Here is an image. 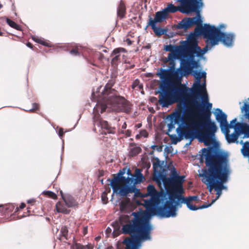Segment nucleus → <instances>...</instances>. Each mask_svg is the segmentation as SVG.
Segmentation results:
<instances>
[{
    "mask_svg": "<svg viewBox=\"0 0 249 249\" xmlns=\"http://www.w3.org/2000/svg\"><path fill=\"white\" fill-rule=\"evenodd\" d=\"M115 83V80L111 78L109 80L103 89L101 96L92 92L91 96L97 99V104L93 108V121L94 125L100 128L105 134H114L115 128L111 127L108 122L103 120L101 114L104 112L113 110L115 111H127L130 109L127 101L122 96H120L118 92L112 87Z\"/></svg>",
    "mask_w": 249,
    "mask_h": 249,
    "instance_id": "obj_1",
    "label": "nucleus"
},
{
    "mask_svg": "<svg viewBox=\"0 0 249 249\" xmlns=\"http://www.w3.org/2000/svg\"><path fill=\"white\" fill-rule=\"evenodd\" d=\"M132 215L134 216L132 223L124 225L122 229L123 233L129 234L132 237L124 240L125 249H139L142 241L151 239L150 233L152 227L149 217L138 212H133Z\"/></svg>",
    "mask_w": 249,
    "mask_h": 249,
    "instance_id": "obj_2",
    "label": "nucleus"
},
{
    "mask_svg": "<svg viewBox=\"0 0 249 249\" xmlns=\"http://www.w3.org/2000/svg\"><path fill=\"white\" fill-rule=\"evenodd\" d=\"M201 158L205 159V164L207 168L202 169L199 171V176L202 177L201 181L205 183L211 192L215 190L217 185L218 174L224 151L213 146L201 149Z\"/></svg>",
    "mask_w": 249,
    "mask_h": 249,
    "instance_id": "obj_3",
    "label": "nucleus"
},
{
    "mask_svg": "<svg viewBox=\"0 0 249 249\" xmlns=\"http://www.w3.org/2000/svg\"><path fill=\"white\" fill-rule=\"evenodd\" d=\"M147 195L150 196L144 203L147 211L152 216L157 215L161 218H168L170 210V195L172 193L168 191L158 193L152 184H149L147 187Z\"/></svg>",
    "mask_w": 249,
    "mask_h": 249,
    "instance_id": "obj_4",
    "label": "nucleus"
},
{
    "mask_svg": "<svg viewBox=\"0 0 249 249\" xmlns=\"http://www.w3.org/2000/svg\"><path fill=\"white\" fill-rule=\"evenodd\" d=\"M208 121L207 123H203L200 126V129H206V131L202 132L197 129H190L183 130H180L179 128H177V132L181 138H184L189 140V142L186 143L185 146H189L192 142L197 139L200 142H203L206 146L210 147L211 142L215 140V133L217 127L213 121H212L210 115L209 114L207 117ZM211 146H215L212 145ZM219 149L218 146H215Z\"/></svg>",
    "mask_w": 249,
    "mask_h": 249,
    "instance_id": "obj_5",
    "label": "nucleus"
},
{
    "mask_svg": "<svg viewBox=\"0 0 249 249\" xmlns=\"http://www.w3.org/2000/svg\"><path fill=\"white\" fill-rule=\"evenodd\" d=\"M169 71V69L160 68L157 74L162 82L157 93L160 94L159 103L162 107H168L179 100V95L176 93V89L181 88V87H176L173 83L170 81Z\"/></svg>",
    "mask_w": 249,
    "mask_h": 249,
    "instance_id": "obj_6",
    "label": "nucleus"
},
{
    "mask_svg": "<svg viewBox=\"0 0 249 249\" xmlns=\"http://www.w3.org/2000/svg\"><path fill=\"white\" fill-rule=\"evenodd\" d=\"M165 171L166 170L163 168L161 172H159L158 176L155 179L156 183L158 184H161L162 183L166 191H168L166 186H168L173 188V193H183V183L185 177L179 176L174 167L171 168L169 177L166 176Z\"/></svg>",
    "mask_w": 249,
    "mask_h": 249,
    "instance_id": "obj_7",
    "label": "nucleus"
},
{
    "mask_svg": "<svg viewBox=\"0 0 249 249\" xmlns=\"http://www.w3.org/2000/svg\"><path fill=\"white\" fill-rule=\"evenodd\" d=\"M180 67L175 71V75L178 76V79L180 82L181 77L186 76L192 71H196L194 69H197L199 67V60L195 59L194 55L182 54L179 57Z\"/></svg>",
    "mask_w": 249,
    "mask_h": 249,
    "instance_id": "obj_8",
    "label": "nucleus"
},
{
    "mask_svg": "<svg viewBox=\"0 0 249 249\" xmlns=\"http://www.w3.org/2000/svg\"><path fill=\"white\" fill-rule=\"evenodd\" d=\"M176 93L179 95V100L182 99L183 104L182 108H186V100L189 99V97L191 95L195 94L198 92H206V80L201 83V81L198 83H194L192 88H189L183 85L181 88H178L176 89Z\"/></svg>",
    "mask_w": 249,
    "mask_h": 249,
    "instance_id": "obj_9",
    "label": "nucleus"
},
{
    "mask_svg": "<svg viewBox=\"0 0 249 249\" xmlns=\"http://www.w3.org/2000/svg\"><path fill=\"white\" fill-rule=\"evenodd\" d=\"M182 193H172V195H170V210L168 212V218L176 217L178 208H181L182 204L185 203V201H188L189 203H191V201L197 200L198 198L197 196L185 197L182 195Z\"/></svg>",
    "mask_w": 249,
    "mask_h": 249,
    "instance_id": "obj_10",
    "label": "nucleus"
},
{
    "mask_svg": "<svg viewBox=\"0 0 249 249\" xmlns=\"http://www.w3.org/2000/svg\"><path fill=\"white\" fill-rule=\"evenodd\" d=\"M230 173L228 155L226 152L224 151L223 158L221 161H220V167L216 184L217 185L215 188V189L216 187L220 188L221 195L222 193V190H227L228 189L227 187L224 185V183L227 181Z\"/></svg>",
    "mask_w": 249,
    "mask_h": 249,
    "instance_id": "obj_11",
    "label": "nucleus"
},
{
    "mask_svg": "<svg viewBox=\"0 0 249 249\" xmlns=\"http://www.w3.org/2000/svg\"><path fill=\"white\" fill-rule=\"evenodd\" d=\"M192 96L194 97L189 100V105L191 106L194 105L200 112L211 110L212 104L209 102V96L207 91L196 93Z\"/></svg>",
    "mask_w": 249,
    "mask_h": 249,
    "instance_id": "obj_12",
    "label": "nucleus"
},
{
    "mask_svg": "<svg viewBox=\"0 0 249 249\" xmlns=\"http://www.w3.org/2000/svg\"><path fill=\"white\" fill-rule=\"evenodd\" d=\"M142 169L136 168L135 171L134 177L129 178V185H123L121 192L123 194L135 193L137 195L140 193V189L136 187L137 184H140L145 180L143 175L142 173Z\"/></svg>",
    "mask_w": 249,
    "mask_h": 249,
    "instance_id": "obj_13",
    "label": "nucleus"
},
{
    "mask_svg": "<svg viewBox=\"0 0 249 249\" xmlns=\"http://www.w3.org/2000/svg\"><path fill=\"white\" fill-rule=\"evenodd\" d=\"M129 177L126 178L118 173L113 175L112 178H108L107 181L110 182V185L113 190V194L112 196H113L114 194H116L117 195H120L122 196H127L128 194L122 193L121 192L122 186L121 187H119L118 186V184L124 182L125 184L124 185L128 186L129 185Z\"/></svg>",
    "mask_w": 249,
    "mask_h": 249,
    "instance_id": "obj_14",
    "label": "nucleus"
},
{
    "mask_svg": "<svg viewBox=\"0 0 249 249\" xmlns=\"http://www.w3.org/2000/svg\"><path fill=\"white\" fill-rule=\"evenodd\" d=\"M196 13V16L193 18H184L178 24L175 25V27L177 29H183L185 30H187L192 26L196 25V26H199L202 24V20L200 15V12L194 11Z\"/></svg>",
    "mask_w": 249,
    "mask_h": 249,
    "instance_id": "obj_15",
    "label": "nucleus"
},
{
    "mask_svg": "<svg viewBox=\"0 0 249 249\" xmlns=\"http://www.w3.org/2000/svg\"><path fill=\"white\" fill-rule=\"evenodd\" d=\"M199 28V35L202 36L206 41H212L216 39L217 36L215 32V27L209 24L205 23L203 25L200 24L197 26Z\"/></svg>",
    "mask_w": 249,
    "mask_h": 249,
    "instance_id": "obj_16",
    "label": "nucleus"
},
{
    "mask_svg": "<svg viewBox=\"0 0 249 249\" xmlns=\"http://www.w3.org/2000/svg\"><path fill=\"white\" fill-rule=\"evenodd\" d=\"M235 39V35L233 33H221V35L218 36L213 42L217 45L220 41L225 47L231 48L234 46Z\"/></svg>",
    "mask_w": 249,
    "mask_h": 249,
    "instance_id": "obj_17",
    "label": "nucleus"
},
{
    "mask_svg": "<svg viewBox=\"0 0 249 249\" xmlns=\"http://www.w3.org/2000/svg\"><path fill=\"white\" fill-rule=\"evenodd\" d=\"M177 102H175V103H176ZM177 102H180L181 104H178V110L177 111V112L175 114V115H173V116L172 117L173 118L174 122L175 123V124H178L179 125V129H180V127H184V123H186V121L185 120L183 116L184 114V112L186 110L188 109V108L187 106H186V108L185 109L182 108V105L183 104V102L182 100V99H179ZM187 103V102L186 101V104Z\"/></svg>",
    "mask_w": 249,
    "mask_h": 249,
    "instance_id": "obj_18",
    "label": "nucleus"
},
{
    "mask_svg": "<svg viewBox=\"0 0 249 249\" xmlns=\"http://www.w3.org/2000/svg\"><path fill=\"white\" fill-rule=\"evenodd\" d=\"M199 35V28L196 26L194 32H191L187 37V40L182 41L181 43L183 48L186 49L190 47L198 44L197 37Z\"/></svg>",
    "mask_w": 249,
    "mask_h": 249,
    "instance_id": "obj_19",
    "label": "nucleus"
},
{
    "mask_svg": "<svg viewBox=\"0 0 249 249\" xmlns=\"http://www.w3.org/2000/svg\"><path fill=\"white\" fill-rule=\"evenodd\" d=\"M216 120L219 123V126L221 131L223 132L225 129V125L227 122V115L222 110L217 108L214 112Z\"/></svg>",
    "mask_w": 249,
    "mask_h": 249,
    "instance_id": "obj_20",
    "label": "nucleus"
},
{
    "mask_svg": "<svg viewBox=\"0 0 249 249\" xmlns=\"http://www.w3.org/2000/svg\"><path fill=\"white\" fill-rule=\"evenodd\" d=\"M168 15L165 10L163 9L161 11H158L155 13V18L153 19L151 16H149V21L147 24V26L149 25L156 24L157 23H160L164 20Z\"/></svg>",
    "mask_w": 249,
    "mask_h": 249,
    "instance_id": "obj_21",
    "label": "nucleus"
},
{
    "mask_svg": "<svg viewBox=\"0 0 249 249\" xmlns=\"http://www.w3.org/2000/svg\"><path fill=\"white\" fill-rule=\"evenodd\" d=\"M242 123L241 124L238 123L236 118H234L231 121L230 124H229L228 122H227L225 125V129L223 133L225 134H228L229 132L230 128H233L234 129H239L240 133L244 134L243 138H245V132L242 129Z\"/></svg>",
    "mask_w": 249,
    "mask_h": 249,
    "instance_id": "obj_22",
    "label": "nucleus"
},
{
    "mask_svg": "<svg viewBox=\"0 0 249 249\" xmlns=\"http://www.w3.org/2000/svg\"><path fill=\"white\" fill-rule=\"evenodd\" d=\"M166 12L167 15L169 13H174L177 11L185 14H190L189 9L187 6L185 7H182L180 6V7H177L174 4L171 3L167 5V6L163 9Z\"/></svg>",
    "mask_w": 249,
    "mask_h": 249,
    "instance_id": "obj_23",
    "label": "nucleus"
},
{
    "mask_svg": "<svg viewBox=\"0 0 249 249\" xmlns=\"http://www.w3.org/2000/svg\"><path fill=\"white\" fill-rule=\"evenodd\" d=\"M60 194L61 197L65 203L66 206L68 208H72L77 205V202L74 198L70 194H64L62 191H60Z\"/></svg>",
    "mask_w": 249,
    "mask_h": 249,
    "instance_id": "obj_24",
    "label": "nucleus"
},
{
    "mask_svg": "<svg viewBox=\"0 0 249 249\" xmlns=\"http://www.w3.org/2000/svg\"><path fill=\"white\" fill-rule=\"evenodd\" d=\"M186 55H193L195 57L196 56L201 58H203L204 55H201L202 50L201 48L198 46V44L192 47L185 49Z\"/></svg>",
    "mask_w": 249,
    "mask_h": 249,
    "instance_id": "obj_25",
    "label": "nucleus"
},
{
    "mask_svg": "<svg viewBox=\"0 0 249 249\" xmlns=\"http://www.w3.org/2000/svg\"><path fill=\"white\" fill-rule=\"evenodd\" d=\"M203 6V2L202 0H193L191 3L188 6L190 13H193L194 11H200V9Z\"/></svg>",
    "mask_w": 249,
    "mask_h": 249,
    "instance_id": "obj_26",
    "label": "nucleus"
},
{
    "mask_svg": "<svg viewBox=\"0 0 249 249\" xmlns=\"http://www.w3.org/2000/svg\"><path fill=\"white\" fill-rule=\"evenodd\" d=\"M209 114L210 115V114L209 113L206 116V120H207L206 122L197 123L195 120L193 119H189L188 120V123H187L186 122V123H184V126L183 128H186L187 129L196 128L200 130V129H201L200 128V126L202 125L203 123H207L208 122V120L207 117Z\"/></svg>",
    "mask_w": 249,
    "mask_h": 249,
    "instance_id": "obj_27",
    "label": "nucleus"
},
{
    "mask_svg": "<svg viewBox=\"0 0 249 249\" xmlns=\"http://www.w3.org/2000/svg\"><path fill=\"white\" fill-rule=\"evenodd\" d=\"M156 36H160L163 35H167V29H162L156 26V24L149 25Z\"/></svg>",
    "mask_w": 249,
    "mask_h": 249,
    "instance_id": "obj_28",
    "label": "nucleus"
},
{
    "mask_svg": "<svg viewBox=\"0 0 249 249\" xmlns=\"http://www.w3.org/2000/svg\"><path fill=\"white\" fill-rule=\"evenodd\" d=\"M55 206L56 211L58 213L67 214L70 212V210L67 209L65 203L63 204L60 202H58L56 204Z\"/></svg>",
    "mask_w": 249,
    "mask_h": 249,
    "instance_id": "obj_29",
    "label": "nucleus"
},
{
    "mask_svg": "<svg viewBox=\"0 0 249 249\" xmlns=\"http://www.w3.org/2000/svg\"><path fill=\"white\" fill-rule=\"evenodd\" d=\"M182 47L180 45L176 46L172 44L167 45L164 46V50L171 53H179Z\"/></svg>",
    "mask_w": 249,
    "mask_h": 249,
    "instance_id": "obj_30",
    "label": "nucleus"
},
{
    "mask_svg": "<svg viewBox=\"0 0 249 249\" xmlns=\"http://www.w3.org/2000/svg\"><path fill=\"white\" fill-rule=\"evenodd\" d=\"M125 50L123 48H116L114 49L112 52V55H115V56L112 58L111 63L112 64H115L118 61L119 57L120 56V52H125Z\"/></svg>",
    "mask_w": 249,
    "mask_h": 249,
    "instance_id": "obj_31",
    "label": "nucleus"
},
{
    "mask_svg": "<svg viewBox=\"0 0 249 249\" xmlns=\"http://www.w3.org/2000/svg\"><path fill=\"white\" fill-rule=\"evenodd\" d=\"M129 154L131 156H135L139 154L141 151V148L137 146L135 143H132L130 144Z\"/></svg>",
    "mask_w": 249,
    "mask_h": 249,
    "instance_id": "obj_32",
    "label": "nucleus"
},
{
    "mask_svg": "<svg viewBox=\"0 0 249 249\" xmlns=\"http://www.w3.org/2000/svg\"><path fill=\"white\" fill-rule=\"evenodd\" d=\"M240 143L243 144L241 150V153L244 157H248L249 158V142H243V141H241Z\"/></svg>",
    "mask_w": 249,
    "mask_h": 249,
    "instance_id": "obj_33",
    "label": "nucleus"
},
{
    "mask_svg": "<svg viewBox=\"0 0 249 249\" xmlns=\"http://www.w3.org/2000/svg\"><path fill=\"white\" fill-rule=\"evenodd\" d=\"M125 13V7L124 3L121 1L117 8V16L122 18L124 17Z\"/></svg>",
    "mask_w": 249,
    "mask_h": 249,
    "instance_id": "obj_34",
    "label": "nucleus"
},
{
    "mask_svg": "<svg viewBox=\"0 0 249 249\" xmlns=\"http://www.w3.org/2000/svg\"><path fill=\"white\" fill-rule=\"evenodd\" d=\"M214 40L213 39L212 41H206V46L202 50L201 55H204L205 53H206L208 51L211 50L213 47L216 45V44L213 43V41Z\"/></svg>",
    "mask_w": 249,
    "mask_h": 249,
    "instance_id": "obj_35",
    "label": "nucleus"
},
{
    "mask_svg": "<svg viewBox=\"0 0 249 249\" xmlns=\"http://www.w3.org/2000/svg\"><path fill=\"white\" fill-rule=\"evenodd\" d=\"M226 135V140L229 143H233L235 142H236V140H237L238 138L239 135L237 133H235V132L232 133V134L230 135Z\"/></svg>",
    "mask_w": 249,
    "mask_h": 249,
    "instance_id": "obj_36",
    "label": "nucleus"
},
{
    "mask_svg": "<svg viewBox=\"0 0 249 249\" xmlns=\"http://www.w3.org/2000/svg\"><path fill=\"white\" fill-rule=\"evenodd\" d=\"M155 160H156V163H153V168H154V172L155 173H159V172H158V171L157 169V168L158 167H159L160 168H162L163 167V165L164 164V161L163 160L162 161H161L157 157H156L155 158Z\"/></svg>",
    "mask_w": 249,
    "mask_h": 249,
    "instance_id": "obj_37",
    "label": "nucleus"
},
{
    "mask_svg": "<svg viewBox=\"0 0 249 249\" xmlns=\"http://www.w3.org/2000/svg\"><path fill=\"white\" fill-rule=\"evenodd\" d=\"M246 119H249V117H245ZM242 129L243 130V131L245 132V137L249 138V124H248L246 123L242 122Z\"/></svg>",
    "mask_w": 249,
    "mask_h": 249,
    "instance_id": "obj_38",
    "label": "nucleus"
},
{
    "mask_svg": "<svg viewBox=\"0 0 249 249\" xmlns=\"http://www.w3.org/2000/svg\"><path fill=\"white\" fill-rule=\"evenodd\" d=\"M249 100V98H248ZM241 110L242 112H244V116L245 117H249V104L247 102H244L243 106H242L241 108Z\"/></svg>",
    "mask_w": 249,
    "mask_h": 249,
    "instance_id": "obj_39",
    "label": "nucleus"
},
{
    "mask_svg": "<svg viewBox=\"0 0 249 249\" xmlns=\"http://www.w3.org/2000/svg\"><path fill=\"white\" fill-rule=\"evenodd\" d=\"M201 71H200V70L196 71H192L191 72L189 73V74H191L194 76L196 79L195 83H196V84L198 83L201 80V78H199V77L201 76Z\"/></svg>",
    "mask_w": 249,
    "mask_h": 249,
    "instance_id": "obj_40",
    "label": "nucleus"
},
{
    "mask_svg": "<svg viewBox=\"0 0 249 249\" xmlns=\"http://www.w3.org/2000/svg\"><path fill=\"white\" fill-rule=\"evenodd\" d=\"M6 22L10 27L18 30H21L20 26L18 24L8 18H6Z\"/></svg>",
    "mask_w": 249,
    "mask_h": 249,
    "instance_id": "obj_41",
    "label": "nucleus"
},
{
    "mask_svg": "<svg viewBox=\"0 0 249 249\" xmlns=\"http://www.w3.org/2000/svg\"><path fill=\"white\" fill-rule=\"evenodd\" d=\"M178 53H170L168 54V57L166 59L167 61H175L176 59H178L179 60V58H178Z\"/></svg>",
    "mask_w": 249,
    "mask_h": 249,
    "instance_id": "obj_42",
    "label": "nucleus"
},
{
    "mask_svg": "<svg viewBox=\"0 0 249 249\" xmlns=\"http://www.w3.org/2000/svg\"><path fill=\"white\" fill-rule=\"evenodd\" d=\"M170 122L168 124L167 126H168V132L166 133V134L169 135V132H170L172 129H173L175 127V124H176L174 122L173 118L172 116H170Z\"/></svg>",
    "mask_w": 249,
    "mask_h": 249,
    "instance_id": "obj_43",
    "label": "nucleus"
},
{
    "mask_svg": "<svg viewBox=\"0 0 249 249\" xmlns=\"http://www.w3.org/2000/svg\"><path fill=\"white\" fill-rule=\"evenodd\" d=\"M185 203H183V204H185L187 206V207L191 211H196L198 210V207L192 204L191 203H189L188 201H185Z\"/></svg>",
    "mask_w": 249,
    "mask_h": 249,
    "instance_id": "obj_44",
    "label": "nucleus"
},
{
    "mask_svg": "<svg viewBox=\"0 0 249 249\" xmlns=\"http://www.w3.org/2000/svg\"><path fill=\"white\" fill-rule=\"evenodd\" d=\"M172 142L173 144H176L178 142L180 141L183 138H181V137L179 136V137H177L176 135H170Z\"/></svg>",
    "mask_w": 249,
    "mask_h": 249,
    "instance_id": "obj_45",
    "label": "nucleus"
},
{
    "mask_svg": "<svg viewBox=\"0 0 249 249\" xmlns=\"http://www.w3.org/2000/svg\"><path fill=\"white\" fill-rule=\"evenodd\" d=\"M169 64L170 65V68L169 69V71H173V74L174 75V77H178V75L176 76L175 75V71L176 70V69H175V66H176V62H175V61H169Z\"/></svg>",
    "mask_w": 249,
    "mask_h": 249,
    "instance_id": "obj_46",
    "label": "nucleus"
},
{
    "mask_svg": "<svg viewBox=\"0 0 249 249\" xmlns=\"http://www.w3.org/2000/svg\"><path fill=\"white\" fill-rule=\"evenodd\" d=\"M225 27L226 25L224 24H221L217 28L215 27V32L217 36L221 35V33H225L221 31V29L225 28Z\"/></svg>",
    "mask_w": 249,
    "mask_h": 249,
    "instance_id": "obj_47",
    "label": "nucleus"
},
{
    "mask_svg": "<svg viewBox=\"0 0 249 249\" xmlns=\"http://www.w3.org/2000/svg\"><path fill=\"white\" fill-rule=\"evenodd\" d=\"M86 246H87L86 249H92L93 248V246L91 244L88 245ZM75 249H86L85 248V246H84L80 244H76Z\"/></svg>",
    "mask_w": 249,
    "mask_h": 249,
    "instance_id": "obj_48",
    "label": "nucleus"
},
{
    "mask_svg": "<svg viewBox=\"0 0 249 249\" xmlns=\"http://www.w3.org/2000/svg\"><path fill=\"white\" fill-rule=\"evenodd\" d=\"M33 39L36 42L40 44H42L43 45V46H47V47H49L50 45H49V43L42 40L41 39H39L38 38H36V37H33Z\"/></svg>",
    "mask_w": 249,
    "mask_h": 249,
    "instance_id": "obj_49",
    "label": "nucleus"
},
{
    "mask_svg": "<svg viewBox=\"0 0 249 249\" xmlns=\"http://www.w3.org/2000/svg\"><path fill=\"white\" fill-rule=\"evenodd\" d=\"M60 232L63 236L67 238L68 235V230L67 227L63 226L60 230Z\"/></svg>",
    "mask_w": 249,
    "mask_h": 249,
    "instance_id": "obj_50",
    "label": "nucleus"
},
{
    "mask_svg": "<svg viewBox=\"0 0 249 249\" xmlns=\"http://www.w3.org/2000/svg\"><path fill=\"white\" fill-rule=\"evenodd\" d=\"M42 194L52 198H54L56 197V195H55V194L50 191H44L43 192Z\"/></svg>",
    "mask_w": 249,
    "mask_h": 249,
    "instance_id": "obj_51",
    "label": "nucleus"
},
{
    "mask_svg": "<svg viewBox=\"0 0 249 249\" xmlns=\"http://www.w3.org/2000/svg\"><path fill=\"white\" fill-rule=\"evenodd\" d=\"M173 151V148L172 146H166L164 148V153L167 154L172 153Z\"/></svg>",
    "mask_w": 249,
    "mask_h": 249,
    "instance_id": "obj_52",
    "label": "nucleus"
},
{
    "mask_svg": "<svg viewBox=\"0 0 249 249\" xmlns=\"http://www.w3.org/2000/svg\"><path fill=\"white\" fill-rule=\"evenodd\" d=\"M162 147L163 146L162 145L158 146L157 145L154 144L151 145L150 147L153 149H156L158 152H160L162 151Z\"/></svg>",
    "mask_w": 249,
    "mask_h": 249,
    "instance_id": "obj_53",
    "label": "nucleus"
},
{
    "mask_svg": "<svg viewBox=\"0 0 249 249\" xmlns=\"http://www.w3.org/2000/svg\"><path fill=\"white\" fill-rule=\"evenodd\" d=\"M215 191L216 192V196L215 198H214V199L216 200L219 198L220 196H221L220 188H218V187H216L215 188Z\"/></svg>",
    "mask_w": 249,
    "mask_h": 249,
    "instance_id": "obj_54",
    "label": "nucleus"
},
{
    "mask_svg": "<svg viewBox=\"0 0 249 249\" xmlns=\"http://www.w3.org/2000/svg\"><path fill=\"white\" fill-rule=\"evenodd\" d=\"M32 106L33 107L28 110V111L34 112L38 108V105L36 103H33Z\"/></svg>",
    "mask_w": 249,
    "mask_h": 249,
    "instance_id": "obj_55",
    "label": "nucleus"
},
{
    "mask_svg": "<svg viewBox=\"0 0 249 249\" xmlns=\"http://www.w3.org/2000/svg\"><path fill=\"white\" fill-rule=\"evenodd\" d=\"M71 54L74 55H78L79 54V53L76 49H72L70 51Z\"/></svg>",
    "mask_w": 249,
    "mask_h": 249,
    "instance_id": "obj_56",
    "label": "nucleus"
},
{
    "mask_svg": "<svg viewBox=\"0 0 249 249\" xmlns=\"http://www.w3.org/2000/svg\"><path fill=\"white\" fill-rule=\"evenodd\" d=\"M126 174L128 175V177H129V178H133L134 177V175H133L131 173V171L129 168L126 167Z\"/></svg>",
    "mask_w": 249,
    "mask_h": 249,
    "instance_id": "obj_57",
    "label": "nucleus"
},
{
    "mask_svg": "<svg viewBox=\"0 0 249 249\" xmlns=\"http://www.w3.org/2000/svg\"><path fill=\"white\" fill-rule=\"evenodd\" d=\"M211 206V204H203L201 206H198V210H201L205 208H207Z\"/></svg>",
    "mask_w": 249,
    "mask_h": 249,
    "instance_id": "obj_58",
    "label": "nucleus"
},
{
    "mask_svg": "<svg viewBox=\"0 0 249 249\" xmlns=\"http://www.w3.org/2000/svg\"><path fill=\"white\" fill-rule=\"evenodd\" d=\"M126 167H124V168L120 169L119 171V172H118V173H119L124 176V174L126 173Z\"/></svg>",
    "mask_w": 249,
    "mask_h": 249,
    "instance_id": "obj_59",
    "label": "nucleus"
},
{
    "mask_svg": "<svg viewBox=\"0 0 249 249\" xmlns=\"http://www.w3.org/2000/svg\"><path fill=\"white\" fill-rule=\"evenodd\" d=\"M207 73L205 71H201V76L199 77V78H203L204 80H206Z\"/></svg>",
    "mask_w": 249,
    "mask_h": 249,
    "instance_id": "obj_60",
    "label": "nucleus"
},
{
    "mask_svg": "<svg viewBox=\"0 0 249 249\" xmlns=\"http://www.w3.org/2000/svg\"><path fill=\"white\" fill-rule=\"evenodd\" d=\"M150 163H148L147 165H146V170L145 172V175H148L149 174V169L150 168Z\"/></svg>",
    "mask_w": 249,
    "mask_h": 249,
    "instance_id": "obj_61",
    "label": "nucleus"
},
{
    "mask_svg": "<svg viewBox=\"0 0 249 249\" xmlns=\"http://www.w3.org/2000/svg\"><path fill=\"white\" fill-rule=\"evenodd\" d=\"M64 134V132L63 131L62 128H60L59 131L58 135L61 138L62 137L63 135Z\"/></svg>",
    "mask_w": 249,
    "mask_h": 249,
    "instance_id": "obj_62",
    "label": "nucleus"
},
{
    "mask_svg": "<svg viewBox=\"0 0 249 249\" xmlns=\"http://www.w3.org/2000/svg\"><path fill=\"white\" fill-rule=\"evenodd\" d=\"M166 35L169 37H172L175 35V34L174 32H170L168 34H167Z\"/></svg>",
    "mask_w": 249,
    "mask_h": 249,
    "instance_id": "obj_63",
    "label": "nucleus"
},
{
    "mask_svg": "<svg viewBox=\"0 0 249 249\" xmlns=\"http://www.w3.org/2000/svg\"><path fill=\"white\" fill-rule=\"evenodd\" d=\"M25 206H26L25 204V203H22L20 205V206H19V208H20V209H22L24 208L25 207Z\"/></svg>",
    "mask_w": 249,
    "mask_h": 249,
    "instance_id": "obj_64",
    "label": "nucleus"
}]
</instances>
